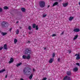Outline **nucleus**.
Returning a JSON list of instances; mask_svg holds the SVG:
<instances>
[{"label":"nucleus","mask_w":80,"mask_h":80,"mask_svg":"<svg viewBox=\"0 0 80 80\" xmlns=\"http://www.w3.org/2000/svg\"><path fill=\"white\" fill-rule=\"evenodd\" d=\"M30 71H31V69H28V68H25L23 71L25 75H26V74H27V75H30V74L31 73Z\"/></svg>","instance_id":"nucleus-1"},{"label":"nucleus","mask_w":80,"mask_h":80,"mask_svg":"<svg viewBox=\"0 0 80 80\" xmlns=\"http://www.w3.org/2000/svg\"><path fill=\"white\" fill-rule=\"evenodd\" d=\"M45 5V3L44 1H41L39 2V5L40 7H42V8L44 7Z\"/></svg>","instance_id":"nucleus-2"},{"label":"nucleus","mask_w":80,"mask_h":80,"mask_svg":"<svg viewBox=\"0 0 80 80\" xmlns=\"http://www.w3.org/2000/svg\"><path fill=\"white\" fill-rule=\"evenodd\" d=\"M2 26L4 28H6L8 26V24L7 22H3L2 23Z\"/></svg>","instance_id":"nucleus-3"},{"label":"nucleus","mask_w":80,"mask_h":80,"mask_svg":"<svg viewBox=\"0 0 80 80\" xmlns=\"http://www.w3.org/2000/svg\"><path fill=\"white\" fill-rule=\"evenodd\" d=\"M32 53V51L31 50H29L28 49H26L24 52V54H28V53H29L30 54Z\"/></svg>","instance_id":"nucleus-4"},{"label":"nucleus","mask_w":80,"mask_h":80,"mask_svg":"<svg viewBox=\"0 0 80 80\" xmlns=\"http://www.w3.org/2000/svg\"><path fill=\"white\" fill-rule=\"evenodd\" d=\"M75 56H77V57L76 58V60H79V59H80V54H76L75 55Z\"/></svg>","instance_id":"nucleus-5"},{"label":"nucleus","mask_w":80,"mask_h":80,"mask_svg":"<svg viewBox=\"0 0 80 80\" xmlns=\"http://www.w3.org/2000/svg\"><path fill=\"white\" fill-rule=\"evenodd\" d=\"M78 68L77 67H75L73 69V72H77L78 71Z\"/></svg>","instance_id":"nucleus-6"},{"label":"nucleus","mask_w":80,"mask_h":80,"mask_svg":"<svg viewBox=\"0 0 80 80\" xmlns=\"http://www.w3.org/2000/svg\"><path fill=\"white\" fill-rule=\"evenodd\" d=\"M73 31L75 32H80V29L78 28H75L74 29Z\"/></svg>","instance_id":"nucleus-7"},{"label":"nucleus","mask_w":80,"mask_h":80,"mask_svg":"<svg viewBox=\"0 0 80 80\" xmlns=\"http://www.w3.org/2000/svg\"><path fill=\"white\" fill-rule=\"evenodd\" d=\"M58 4V2H56L53 3L52 6V7H54V6L57 5Z\"/></svg>","instance_id":"nucleus-8"},{"label":"nucleus","mask_w":80,"mask_h":80,"mask_svg":"<svg viewBox=\"0 0 80 80\" xmlns=\"http://www.w3.org/2000/svg\"><path fill=\"white\" fill-rule=\"evenodd\" d=\"M53 58H51L49 60V62L50 63H52L53 62Z\"/></svg>","instance_id":"nucleus-9"},{"label":"nucleus","mask_w":80,"mask_h":80,"mask_svg":"<svg viewBox=\"0 0 80 80\" xmlns=\"http://www.w3.org/2000/svg\"><path fill=\"white\" fill-rule=\"evenodd\" d=\"M13 62V58H11L10 59V61L9 62V63H12Z\"/></svg>","instance_id":"nucleus-10"},{"label":"nucleus","mask_w":80,"mask_h":80,"mask_svg":"<svg viewBox=\"0 0 80 80\" xmlns=\"http://www.w3.org/2000/svg\"><path fill=\"white\" fill-rule=\"evenodd\" d=\"M67 74L68 75H71L72 73L70 71H68L67 72Z\"/></svg>","instance_id":"nucleus-11"},{"label":"nucleus","mask_w":80,"mask_h":80,"mask_svg":"<svg viewBox=\"0 0 80 80\" xmlns=\"http://www.w3.org/2000/svg\"><path fill=\"white\" fill-rule=\"evenodd\" d=\"M67 79H70V77L67 76H66L64 78V80H67Z\"/></svg>","instance_id":"nucleus-12"},{"label":"nucleus","mask_w":80,"mask_h":80,"mask_svg":"<svg viewBox=\"0 0 80 80\" xmlns=\"http://www.w3.org/2000/svg\"><path fill=\"white\" fill-rule=\"evenodd\" d=\"M74 18L73 17H71L69 18V21H72V20Z\"/></svg>","instance_id":"nucleus-13"},{"label":"nucleus","mask_w":80,"mask_h":80,"mask_svg":"<svg viewBox=\"0 0 80 80\" xmlns=\"http://www.w3.org/2000/svg\"><path fill=\"white\" fill-rule=\"evenodd\" d=\"M31 56L30 55H28L27 56H26V59H27V60H29Z\"/></svg>","instance_id":"nucleus-14"},{"label":"nucleus","mask_w":80,"mask_h":80,"mask_svg":"<svg viewBox=\"0 0 80 80\" xmlns=\"http://www.w3.org/2000/svg\"><path fill=\"white\" fill-rule=\"evenodd\" d=\"M68 3H64L63 4V6L64 7H65L68 6Z\"/></svg>","instance_id":"nucleus-15"},{"label":"nucleus","mask_w":80,"mask_h":80,"mask_svg":"<svg viewBox=\"0 0 80 80\" xmlns=\"http://www.w3.org/2000/svg\"><path fill=\"white\" fill-rule=\"evenodd\" d=\"M7 44H4V48L5 50H7Z\"/></svg>","instance_id":"nucleus-16"},{"label":"nucleus","mask_w":80,"mask_h":80,"mask_svg":"<svg viewBox=\"0 0 80 80\" xmlns=\"http://www.w3.org/2000/svg\"><path fill=\"white\" fill-rule=\"evenodd\" d=\"M22 64V62H20L19 63L17 64L16 65V66L18 67H19V66H20Z\"/></svg>","instance_id":"nucleus-17"},{"label":"nucleus","mask_w":80,"mask_h":80,"mask_svg":"<svg viewBox=\"0 0 80 80\" xmlns=\"http://www.w3.org/2000/svg\"><path fill=\"white\" fill-rule=\"evenodd\" d=\"M32 77H33V74H31L29 77V79H30V80H31L32 78Z\"/></svg>","instance_id":"nucleus-18"},{"label":"nucleus","mask_w":80,"mask_h":80,"mask_svg":"<svg viewBox=\"0 0 80 80\" xmlns=\"http://www.w3.org/2000/svg\"><path fill=\"white\" fill-rule=\"evenodd\" d=\"M1 34L2 35H3V36H4L5 35H7V33L6 32H2L1 33Z\"/></svg>","instance_id":"nucleus-19"},{"label":"nucleus","mask_w":80,"mask_h":80,"mask_svg":"<svg viewBox=\"0 0 80 80\" xmlns=\"http://www.w3.org/2000/svg\"><path fill=\"white\" fill-rule=\"evenodd\" d=\"M47 15V14H42V17L43 18H45V17H46Z\"/></svg>","instance_id":"nucleus-20"},{"label":"nucleus","mask_w":80,"mask_h":80,"mask_svg":"<svg viewBox=\"0 0 80 80\" xmlns=\"http://www.w3.org/2000/svg\"><path fill=\"white\" fill-rule=\"evenodd\" d=\"M21 10L23 12H25V8H22Z\"/></svg>","instance_id":"nucleus-21"},{"label":"nucleus","mask_w":80,"mask_h":80,"mask_svg":"<svg viewBox=\"0 0 80 80\" xmlns=\"http://www.w3.org/2000/svg\"><path fill=\"white\" fill-rule=\"evenodd\" d=\"M22 58L24 59H26L27 58V56L25 55H24L22 56Z\"/></svg>","instance_id":"nucleus-22"},{"label":"nucleus","mask_w":80,"mask_h":80,"mask_svg":"<svg viewBox=\"0 0 80 80\" xmlns=\"http://www.w3.org/2000/svg\"><path fill=\"white\" fill-rule=\"evenodd\" d=\"M5 69H2V70L0 71V73H2L3 72H5Z\"/></svg>","instance_id":"nucleus-23"},{"label":"nucleus","mask_w":80,"mask_h":80,"mask_svg":"<svg viewBox=\"0 0 80 80\" xmlns=\"http://www.w3.org/2000/svg\"><path fill=\"white\" fill-rule=\"evenodd\" d=\"M36 27V24H33L32 25V28H35Z\"/></svg>","instance_id":"nucleus-24"},{"label":"nucleus","mask_w":80,"mask_h":80,"mask_svg":"<svg viewBox=\"0 0 80 80\" xmlns=\"http://www.w3.org/2000/svg\"><path fill=\"white\" fill-rule=\"evenodd\" d=\"M77 38H78V36L77 35L75 37H74V38H73V40H76V39Z\"/></svg>","instance_id":"nucleus-25"},{"label":"nucleus","mask_w":80,"mask_h":80,"mask_svg":"<svg viewBox=\"0 0 80 80\" xmlns=\"http://www.w3.org/2000/svg\"><path fill=\"white\" fill-rule=\"evenodd\" d=\"M28 30H32V27L30 26H29L28 27Z\"/></svg>","instance_id":"nucleus-26"},{"label":"nucleus","mask_w":80,"mask_h":80,"mask_svg":"<svg viewBox=\"0 0 80 80\" xmlns=\"http://www.w3.org/2000/svg\"><path fill=\"white\" fill-rule=\"evenodd\" d=\"M14 43H16L17 42V39H14Z\"/></svg>","instance_id":"nucleus-27"},{"label":"nucleus","mask_w":80,"mask_h":80,"mask_svg":"<svg viewBox=\"0 0 80 80\" xmlns=\"http://www.w3.org/2000/svg\"><path fill=\"white\" fill-rule=\"evenodd\" d=\"M8 8L7 7V6H5L4 7V10H7V9H8Z\"/></svg>","instance_id":"nucleus-28"},{"label":"nucleus","mask_w":80,"mask_h":80,"mask_svg":"<svg viewBox=\"0 0 80 80\" xmlns=\"http://www.w3.org/2000/svg\"><path fill=\"white\" fill-rule=\"evenodd\" d=\"M16 34H18L19 33V30L18 29H17L16 32Z\"/></svg>","instance_id":"nucleus-29"},{"label":"nucleus","mask_w":80,"mask_h":80,"mask_svg":"<svg viewBox=\"0 0 80 80\" xmlns=\"http://www.w3.org/2000/svg\"><path fill=\"white\" fill-rule=\"evenodd\" d=\"M36 29L37 30H38V25H37L36 26Z\"/></svg>","instance_id":"nucleus-30"},{"label":"nucleus","mask_w":80,"mask_h":80,"mask_svg":"<svg viewBox=\"0 0 80 80\" xmlns=\"http://www.w3.org/2000/svg\"><path fill=\"white\" fill-rule=\"evenodd\" d=\"M55 54L54 53H53L52 54V57H55Z\"/></svg>","instance_id":"nucleus-31"},{"label":"nucleus","mask_w":80,"mask_h":80,"mask_svg":"<svg viewBox=\"0 0 80 80\" xmlns=\"http://www.w3.org/2000/svg\"><path fill=\"white\" fill-rule=\"evenodd\" d=\"M76 64L77 65H78V66H79V67H80V63H76Z\"/></svg>","instance_id":"nucleus-32"},{"label":"nucleus","mask_w":80,"mask_h":80,"mask_svg":"<svg viewBox=\"0 0 80 80\" xmlns=\"http://www.w3.org/2000/svg\"><path fill=\"white\" fill-rule=\"evenodd\" d=\"M55 36H56V34H53L52 35V37H55Z\"/></svg>","instance_id":"nucleus-33"},{"label":"nucleus","mask_w":80,"mask_h":80,"mask_svg":"<svg viewBox=\"0 0 80 80\" xmlns=\"http://www.w3.org/2000/svg\"><path fill=\"white\" fill-rule=\"evenodd\" d=\"M46 79H47V78H43L42 80H46Z\"/></svg>","instance_id":"nucleus-34"},{"label":"nucleus","mask_w":80,"mask_h":80,"mask_svg":"<svg viewBox=\"0 0 80 80\" xmlns=\"http://www.w3.org/2000/svg\"><path fill=\"white\" fill-rule=\"evenodd\" d=\"M12 28H11L9 30V32H11V31H12Z\"/></svg>","instance_id":"nucleus-35"},{"label":"nucleus","mask_w":80,"mask_h":80,"mask_svg":"<svg viewBox=\"0 0 80 80\" xmlns=\"http://www.w3.org/2000/svg\"><path fill=\"white\" fill-rule=\"evenodd\" d=\"M3 48V47H0V50H2Z\"/></svg>","instance_id":"nucleus-36"},{"label":"nucleus","mask_w":80,"mask_h":80,"mask_svg":"<svg viewBox=\"0 0 80 80\" xmlns=\"http://www.w3.org/2000/svg\"><path fill=\"white\" fill-rule=\"evenodd\" d=\"M60 58H58V62H60Z\"/></svg>","instance_id":"nucleus-37"},{"label":"nucleus","mask_w":80,"mask_h":80,"mask_svg":"<svg viewBox=\"0 0 80 80\" xmlns=\"http://www.w3.org/2000/svg\"><path fill=\"white\" fill-rule=\"evenodd\" d=\"M64 33V32H62V33L61 34V35H63Z\"/></svg>","instance_id":"nucleus-38"},{"label":"nucleus","mask_w":80,"mask_h":80,"mask_svg":"<svg viewBox=\"0 0 80 80\" xmlns=\"http://www.w3.org/2000/svg\"><path fill=\"white\" fill-rule=\"evenodd\" d=\"M71 52H72V51L71 50H69V53H71Z\"/></svg>","instance_id":"nucleus-39"},{"label":"nucleus","mask_w":80,"mask_h":80,"mask_svg":"<svg viewBox=\"0 0 80 80\" xmlns=\"http://www.w3.org/2000/svg\"><path fill=\"white\" fill-rule=\"evenodd\" d=\"M2 12V8H0V12Z\"/></svg>","instance_id":"nucleus-40"},{"label":"nucleus","mask_w":80,"mask_h":80,"mask_svg":"<svg viewBox=\"0 0 80 80\" xmlns=\"http://www.w3.org/2000/svg\"><path fill=\"white\" fill-rule=\"evenodd\" d=\"M35 69H33V72H35Z\"/></svg>","instance_id":"nucleus-41"},{"label":"nucleus","mask_w":80,"mask_h":80,"mask_svg":"<svg viewBox=\"0 0 80 80\" xmlns=\"http://www.w3.org/2000/svg\"><path fill=\"white\" fill-rule=\"evenodd\" d=\"M16 23H18V21H17L16 22Z\"/></svg>","instance_id":"nucleus-42"},{"label":"nucleus","mask_w":80,"mask_h":80,"mask_svg":"<svg viewBox=\"0 0 80 80\" xmlns=\"http://www.w3.org/2000/svg\"><path fill=\"white\" fill-rule=\"evenodd\" d=\"M5 77V78H7V75H6Z\"/></svg>","instance_id":"nucleus-43"},{"label":"nucleus","mask_w":80,"mask_h":80,"mask_svg":"<svg viewBox=\"0 0 80 80\" xmlns=\"http://www.w3.org/2000/svg\"><path fill=\"white\" fill-rule=\"evenodd\" d=\"M50 7V5H48V8H49Z\"/></svg>","instance_id":"nucleus-44"},{"label":"nucleus","mask_w":80,"mask_h":80,"mask_svg":"<svg viewBox=\"0 0 80 80\" xmlns=\"http://www.w3.org/2000/svg\"><path fill=\"white\" fill-rule=\"evenodd\" d=\"M19 28H20V29H22V27H19Z\"/></svg>","instance_id":"nucleus-45"},{"label":"nucleus","mask_w":80,"mask_h":80,"mask_svg":"<svg viewBox=\"0 0 80 80\" xmlns=\"http://www.w3.org/2000/svg\"><path fill=\"white\" fill-rule=\"evenodd\" d=\"M44 50H46V48H44Z\"/></svg>","instance_id":"nucleus-46"},{"label":"nucleus","mask_w":80,"mask_h":80,"mask_svg":"<svg viewBox=\"0 0 80 80\" xmlns=\"http://www.w3.org/2000/svg\"><path fill=\"white\" fill-rule=\"evenodd\" d=\"M79 5H80V2H79Z\"/></svg>","instance_id":"nucleus-47"},{"label":"nucleus","mask_w":80,"mask_h":80,"mask_svg":"<svg viewBox=\"0 0 80 80\" xmlns=\"http://www.w3.org/2000/svg\"><path fill=\"white\" fill-rule=\"evenodd\" d=\"M68 80H71V79H70V78H69V79Z\"/></svg>","instance_id":"nucleus-48"},{"label":"nucleus","mask_w":80,"mask_h":80,"mask_svg":"<svg viewBox=\"0 0 80 80\" xmlns=\"http://www.w3.org/2000/svg\"><path fill=\"white\" fill-rule=\"evenodd\" d=\"M30 41H28V43H30Z\"/></svg>","instance_id":"nucleus-49"},{"label":"nucleus","mask_w":80,"mask_h":80,"mask_svg":"<svg viewBox=\"0 0 80 80\" xmlns=\"http://www.w3.org/2000/svg\"><path fill=\"white\" fill-rule=\"evenodd\" d=\"M29 34H30V33L29 32Z\"/></svg>","instance_id":"nucleus-50"}]
</instances>
